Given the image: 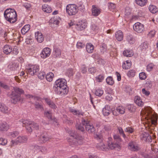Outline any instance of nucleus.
Segmentation results:
<instances>
[{
  "label": "nucleus",
  "instance_id": "1",
  "mask_svg": "<svg viewBox=\"0 0 158 158\" xmlns=\"http://www.w3.org/2000/svg\"><path fill=\"white\" fill-rule=\"evenodd\" d=\"M67 81L64 78H59L55 81L53 89L58 95L64 96L68 92L67 88Z\"/></svg>",
  "mask_w": 158,
  "mask_h": 158
},
{
  "label": "nucleus",
  "instance_id": "2",
  "mask_svg": "<svg viewBox=\"0 0 158 158\" xmlns=\"http://www.w3.org/2000/svg\"><path fill=\"white\" fill-rule=\"evenodd\" d=\"M142 116L141 120L145 121L146 123L151 122L152 124H155L156 121L153 119V115L151 109L150 107H147L142 110L141 112Z\"/></svg>",
  "mask_w": 158,
  "mask_h": 158
},
{
  "label": "nucleus",
  "instance_id": "3",
  "mask_svg": "<svg viewBox=\"0 0 158 158\" xmlns=\"http://www.w3.org/2000/svg\"><path fill=\"white\" fill-rule=\"evenodd\" d=\"M68 133L70 136L75 138L72 141L71 139L69 140L68 141L69 144L71 146H73L78 145H81L84 142V137L77 135V133L75 131L70 130L68 131Z\"/></svg>",
  "mask_w": 158,
  "mask_h": 158
},
{
  "label": "nucleus",
  "instance_id": "4",
  "mask_svg": "<svg viewBox=\"0 0 158 158\" xmlns=\"http://www.w3.org/2000/svg\"><path fill=\"white\" fill-rule=\"evenodd\" d=\"M4 16L6 19L10 23H13L17 19L16 12L13 9H6L4 12Z\"/></svg>",
  "mask_w": 158,
  "mask_h": 158
},
{
  "label": "nucleus",
  "instance_id": "5",
  "mask_svg": "<svg viewBox=\"0 0 158 158\" xmlns=\"http://www.w3.org/2000/svg\"><path fill=\"white\" fill-rule=\"evenodd\" d=\"M24 93L23 90L20 88L16 87L14 88V91L12 92L11 96V102L14 104L21 102L20 95Z\"/></svg>",
  "mask_w": 158,
  "mask_h": 158
},
{
  "label": "nucleus",
  "instance_id": "6",
  "mask_svg": "<svg viewBox=\"0 0 158 158\" xmlns=\"http://www.w3.org/2000/svg\"><path fill=\"white\" fill-rule=\"evenodd\" d=\"M20 122L22 124L23 127H25L27 131L29 132H32V128H34L36 130H38L39 129V126L37 123H35L31 121L28 120H22V121H20Z\"/></svg>",
  "mask_w": 158,
  "mask_h": 158
},
{
  "label": "nucleus",
  "instance_id": "7",
  "mask_svg": "<svg viewBox=\"0 0 158 158\" xmlns=\"http://www.w3.org/2000/svg\"><path fill=\"white\" fill-rule=\"evenodd\" d=\"M114 138L115 141L116 142L115 143H113L111 142V138L109 137L108 138L109 142L108 143V147L111 149H113L116 148H119L120 147V143L122 141L121 139L118 135H114Z\"/></svg>",
  "mask_w": 158,
  "mask_h": 158
},
{
  "label": "nucleus",
  "instance_id": "8",
  "mask_svg": "<svg viewBox=\"0 0 158 158\" xmlns=\"http://www.w3.org/2000/svg\"><path fill=\"white\" fill-rule=\"evenodd\" d=\"M94 137L98 141V143L96 145L97 148L102 150H106L107 148L106 146L104 144L102 135L99 133L96 134Z\"/></svg>",
  "mask_w": 158,
  "mask_h": 158
},
{
  "label": "nucleus",
  "instance_id": "9",
  "mask_svg": "<svg viewBox=\"0 0 158 158\" xmlns=\"http://www.w3.org/2000/svg\"><path fill=\"white\" fill-rule=\"evenodd\" d=\"M28 139L26 136H19L15 139L12 140L10 146L12 147L15 145L27 143Z\"/></svg>",
  "mask_w": 158,
  "mask_h": 158
},
{
  "label": "nucleus",
  "instance_id": "10",
  "mask_svg": "<svg viewBox=\"0 0 158 158\" xmlns=\"http://www.w3.org/2000/svg\"><path fill=\"white\" fill-rule=\"evenodd\" d=\"M78 10V7L75 4H69L66 6V12L70 16L75 15Z\"/></svg>",
  "mask_w": 158,
  "mask_h": 158
},
{
  "label": "nucleus",
  "instance_id": "11",
  "mask_svg": "<svg viewBox=\"0 0 158 158\" xmlns=\"http://www.w3.org/2000/svg\"><path fill=\"white\" fill-rule=\"evenodd\" d=\"M40 70L39 66L37 65H30L26 69L27 74L31 76L36 74Z\"/></svg>",
  "mask_w": 158,
  "mask_h": 158
},
{
  "label": "nucleus",
  "instance_id": "12",
  "mask_svg": "<svg viewBox=\"0 0 158 158\" xmlns=\"http://www.w3.org/2000/svg\"><path fill=\"white\" fill-rule=\"evenodd\" d=\"M82 124L85 126L86 130L89 133H91L95 131V128L87 119H83L82 120Z\"/></svg>",
  "mask_w": 158,
  "mask_h": 158
},
{
  "label": "nucleus",
  "instance_id": "13",
  "mask_svg": "<svg viewBox=\"0 0 158 158\" xmlns=\"http://www.w3.org/2000/svg\"><path fill=\"white\" fill-rule=\"evenodd\" d=\"M134 30L138 33H141L143 32L145 28L144 25L139 22L136 23L133 25Z\"/></svg>",
  "mask_w": 158,
  "mask_h": 158
},
{
  "label": "nucleus",
  "instance_id": "14",
  "mask_svg": "<svg viewBox=\"0 0 158 158\" xmlns=\"http://www.w3.org/2000/svg\"><path fill=\"white\" fill-rule=\"evenodd\" d=\"M75 25V27L78 31H82L85 29L87 26V23L85 20H81L78 22Z\"/></svg>",
  "mask_w": 158,
  "mask_h": 158
},
{
  "label": "nucleus",
  "instance_id": "15",
  "mask_svg": "<svg viewBox=\"0 0 158 158\" xmlns=\"http://www.w3.org/2000/svg\"><path fill=\"white\" fill-rule=\"evenodd\" d=\"M112 110L113 114L115 116L118 115L119 114H123L125 112L124 108L120 106H118L116 109Z\"/></svg>",
  "mask_w": 158,
  "mask_h": 158
},
{
  "label": "nucleus",
  "instance_id": "16",
  "mask_svg": "<svg viewBox=\"0 0 158 158\" xmlns=\"http://www.w3.org/2000/svg\"><path fill=\"white\" fill-rule=\"evenodd\" d=\"M51 52V49L48 48H44L40 54L41 57L44 59L48 57L50 55Z\"/></svg>",
  "mask_w": 158,
  "mask_h": 158
},
{
  "label": "nucleus",
  "instance_id": "17",
  "mask_svg": "<svg viewBox=\"0 0 158 158\" xmlns=\"http://www.w3.org/2000/svg\"><path fill=\"white\" fill-rule=\"evenodd\" d=\"M128 148L129 150L132 151H137L139 149L138 145L134 141L130 142L129 143Z\"/></svg>",
  "mask_w": 158,
  "mask_h": 158
},
{
  "label": "nucleus",
  "instance_id": "18",
  "mask_svg": "<svg viewBox=\"0 0 158 158\" xmlns=\"http://www.w3.org/2000/svg\"><path fill=\"white\" fill-rule=\"evenodd\" d=\"M35 37L37 41L39 43H42L44 40V36L42 33L38 31L35 32Z\"/></svg>",
  "mask_w": 158,
  "mask_h": 158
},
{
  "label": "nucleus",
  "instance_id": "19",
  "mask_svg": "<svg viewBox=\"0 0 158 158\" xmlns=\"http://www.w3.org/2000/svg\"><path fill=\"white\" fill-rule=\"evenodd\" d=\"M111 110L110 106L106 105L103 109L102 113L105 116H108L110 113Z\"/></svg>",
  "mask_w": 158,
  "mask_h": 158
},
{
  "label": "nucleus",
  "instance_id": "20",
  "mask_svg": "<svg viewBox=\"0 0 158 158\" xmlns=\"http://www.w3.org/2000/svg\"><path fill=\"white\" fill-rule=\"evenodd\" d=\"M116 39L118 41H122L123 38V32L121 30H118L116 31L115 34Z\"/></svg>",
  "mask_w": 158,
  "mask_h": 158
},
{
  "label": "nucleus",
  "instance_id": "21",
  "mask_svg": "<svg viewBox=\"0 0 158 158\" xmlns=\"http://www.w3.org/2000/svg\"><path fill=\"white\" fill-rule=\"evenodd\" d=\"M12 47L8 45H5L2 48L3 52L5 54H10L12 51Z\"/></svg>",
  "mask_w": 158,
  "mask_h": 158
},
{
  "label": "nucleus",
  "instance_id": "22",
  "mask_svg": "<svg viewBox=\"0 0 158 158\" xmlns=\"http://www.w3.org/2000/svg\"><path fill=\"white\" fill-rule=\"evenodd\" d=\"M101 10L94 6H93L92 9V14L93 16H97L101 13Z\"/></svg>",
  "mask_w": 158,
  "mask_h": 158
},
{
  "label": "nucleus",
  "instance_id": "23",
  "mask_svg": "<svg viewBox=\"0 0 158 158\" xmlns=\"http://www.w3.org/2000/svg\"><path fill=\"white\" fill-rule=\"evenodd\" d=\"M131 65V62L130 60H127L123 62L122 64V67L123 69H129Z\"/></svg>",
  "mask_w": 158,
  "mask_h": 158
},
{
  "label": "nucleus",
  "instance_id": "24",
  "mask_svg": "<svg viewBox=\"0 0 158 158\" xmlns=\"http://www.w3.org/2000/svg\"><path fill=\"white\" fill-rule=\"evenodd\" d=\"M42 10L44 12L50 13L52 11V8L47 4H44L42 6Z\"/></svg>",
  "mask_w": 158,
  "mask_h": 158
},
{
  "label": "nucleus",
  "instance_id": "25",
  "mask_svg": "<svg viewBox=\"0 0 158 158\" xmlns=\"http://www.w3.org/2000/svg\"><path fill=\"white\" fill-rule=\"evenodd\" d=\"M94 49V46L91 43L87 44L86 45V50L89 53L93 52Z\"/></svg>",
  "mask_w": 158,
  "mask_h": 158
},
{
  "label": "nucleus",
  "instance_id": "26",
  "mask_svg": "<svg viewBox=\"0 0 158 158\" xmlns=\"http://www.w3.org/2000/svg\"><path fill=\"white\" fill-rule=\"evenodd\" d=\"M134 99L135 103L138 106H143L144 103L140 97L136 96L135 97Z\"/></svg>",
  "mask_w": 158,
  "mask_h": 158
},
{
  "label": "nucleus",
  "instance_id": "27",
  "mask_svg": "<svg viewBox=\"0 0 158 158\" xmlns=\"http://www.w3.org/2000/svg\"><path fill=\"white\" fill-rule=\"evenodd\" d=\"M60 19V18L58 16H54L50 19L49 23L57 25L60 23L59 20Z\"/></svg>",
  "mask_w": 158,
  "mask_h": 158
},
{
  "label": "nucleus",
  "instance_id": "28",
  "mask_svg": "<svg viewBox=\"0 0 158 158\" xmlns=\"http://www.w3.org/2000/svg\"><path fill=\"white\" fill-rule=\"evenodd\" d=\"M44 114L45 116L47 117L49 120H53L54 122L57 121V119L56 118H52V113L50 111H45Z\"/></svg>",
  "mask_w": 158,
  "mask_h": 158
},
{
  "label": "nucleus",
  "instance_id": "29",
  "mask_svg": "<svg viewBox=\"0 0 158 158\" xmlns=\"http://www.w3.org/2000/svg\"><path fill=\"white\" fill-rule=\"evenodd\" d=\"M50 138L47 135H40L39 138V142L41 143H44L49 141Z\"/></svg>",
  "mask_w": 158,
  "mask_h": 158
},
{
  "label": "nucleus",
  "instance_id": "30",
  "mask_svg": "<svg viewBox=\"0 0 158 158\" xmlns=\"http://www.w3.org/2000/svg\"><path fill=\"white\" fill-rule=\"evenodd\" d=\"M91 29L95 32H98L100 31L102 29L101 26H100L98 24H93L91 26Z\"/></svg>",
  "mask_w": 158,
  "mask_h": 158
},
{
  "label": "nucleus",
  "instance_id": "31",
  "mask_svg": "<svg viewBox=\"0 0 158 158\" xmlns=\"http://www.w3.org/2000/svg\"><path fill=\"white\" fill-rule=\"evenodd\" d=\"M0 111L3 113H6L8 112V108L4 104L0 102Z\"/></svg>",
  "mask_w": 158,
  "mask_h": 158
},
{
  "label": "nucleus",
  "instance_id": "32",
  "mask_svg": "<svg viewBox=\"0 0 158 158\" xmlns=\"http://www.w3.org/2000/svg\"><path fill=\"white\" fill-rule=\"evenodd\" d=\"M19 133L17 131H13L11 132H7L6 135L7 136L11 138H14L17 136Z\"/></svg>",
  "mask_w": 158,
  "mask_h": 158
},
{
  "label": "nucleus",
  "instance_id": "33",
  "mask_svg": "<svg viewBox=\"0 0 158 158\" xmlns=\"http://www.w3.org/2000/svg\"><path fill=\"white\" fill-rule=\"evenodd\" d=\"M30 28V26L29 24H26L22 28L21 30V32L22 34L25 35L26 33L28 32Z\"/></svg>",
  "mask_w": 158,
  "mask_h": 158
},
{
  "label": "nucleus",
  "instance_id": "34",
  "mask_svg": "<svg viewBox=\"0 0 158 158\" xmlns=\"http://www.w3.org/2000/svg\"><path fill=\"white\" fill-rule=\"evenodd\" d=\"M136 4L141 6H145L147 3L148 0H135Z\"/></svg>",
  "mask_w": 158,
  "mask_h": 158
},
{
  "label": "nucleus",
  "instance_id": "35",
  "mask_svg": "<svg viewBox=\"0 0 158 158\" xmlns=\"http://www.w3.org/2000/svg\"><path fill=\"white\" fill-rule=\"evenodd\" d=\"M123 54L124 56L126 57H131L133 55L134 53L132 50L127 49L124 51Z\"/></svg>",
  "mask_w": 158,
  "mask_h": 158
},
{
  "label": "nucleus",
  "instance_id": "36",
  "mask_svg": "<svg viewBox=\"0 0 158 158\" xmlns=\"http://www.w3.org/2000/svg\"><path fill=\"white\" fill-rule=\"evenodd\" d=\"M25 96L27 98H29L31 100H34L35 101H37L40 102V101H41V100H42V99H41L38 97L33 96L30 94L26 95Z\"/></svg>",
  "mask_w": 158,
  "mask_h": 158
},
{
  "label": "nucleus",
  "instance_id": "37",
  "mask_svg": "<svg viewBox=\"0 0 158 158\" xmlns=\"http://www.w3.org/2000/svg\"><path fill=\"white\" fill-rule=\"evenodd\" d=\"M69 111L72 113L74 115H83V113L81 112L79 110H76L74 108L69 107Z\"/></svg>",
  "mask_w": 158,
  "mask_h": 158
},
{
  "label": "nucleus",
  "instance_id": "38",
  "mask_svg": "<svg viewBox=\"0 0 158 158\" xmlns=\"http://www.w3.org/2000/svg\"><path fill=\"white\" fill-rule=\"evenodd\" d=\"M45 101L50 107L53 109L56 108V106L55 104L50 99L46 98L44 99Z\"/></svg>",
  "mask_w": 158,
  "mask_h": 158
},
{
  "label": "nucleus",
  "instance_id": "39",
  "mask_svg": "<svg viewBox=\"0 0 158 158\" xmlns=\"http://www.w3.org/2000/svg\"><path fill=\"white\" fill-rule=\"evenodd\" d=\"M54 77L53 73L52 72L48 73L46 76V78L47 81L51 82L52 81Z\"/></svg>",
  "mask_w": 158,
  "mask_h": 158
},
{
  "label": "nucleus",
  "instance_id": "40",
  "mask_svg": "<svg viewBox=\"0 0 158 158\" xmlns=\"http://www.w3.org/2000/svg\"><path fill=\"white\" fill-rule=\"evenodd\" d=\"M148 9L152 13H155L158 11V9L153 5H150Z\"/></svg>",
  "mask_w": 158,
  "mask_h": 158
},
{
  "label": "nucleus",
  "instance_id": "41",
  "mask_svg": "<svg viewBox=\"0 0 158 158\" xmlns=\"http://www.w3.org/2000/svg\"><path fill=\"white\" fill-rule=\"evenodd\" d=\"M95 78V80L97 82H101L104 80V77L103 74H100L96 76Z\"/></svg>",
  "mask_w": 158,
  "mask_h": 158
},
{
  "label": "nucleus",
  "instance_id": "42",
  "mask_svg": "<svg viewBox=\"0 0 158 158\" xmlns=\"http://www.w3.org/2000/svg\"><path fill=\"white\" fill-rule=\"evenodd\" d=\"M23 6L27 10H30L32 8L31 5L30 3L28 2L24 3L23 4Z\"/></svg>",
  "mask_w": 158,
  "mask_h": 158
},
{
  "label": "nucleus",
  "instance_id": "43",
  "mask_svg": "<svg viewBox=\"0 0 158 158\" xmlns=\"http://www.w3.org/2000/svg\"><path fill=\"white\" fill-rule=\"evenodd\" d=\"M9 127L6 123H2L0 125V130L1 131H6Z\"/></svg>",
  "mask_w": 158,
  "mask_h": 158
},
{
  "label": "nucleus",
  "instance_id": "44",
  "mask_svg": "<svg viewBox=\"0 0 158 158\" xmlns=\"http://www.w3.org/2000/svg\"><path fill=\"white\" fill-rule=\"evenodd\" d=\"M126 40L130 44H133L135 42V40L132 35H127V36Z\"/></svg>",
  "mask_w": 158,
  "mask_h": 158
},
{
  "label": "nucleus",
  "instance_id": "45",
  "mask_svg": "<svg viewBox=\"0 0 158 158\" xmlns=\"http://www.w3.org/2000/svg\"><path fill=\"white\" fill-rule=\"evenodd\" d=\"M148 43L147 42H145L140 45V47L142 50L145 51L148 48Z\"/></svg>",
  "mask_w": 158,
  "mask_h": 158
},
{
  "label": "nucleus",
  "instance_id": "46",
  "mask_svg": "<svg viewBox=\"0 0 158 158\" xmlns=\"http://www.w3.org/2000/svg\"><path fill=\"white\" fill-rule=\"evenodd\" d=\"M95 94L98 97H101L103 94V91L102 89H97L95 93Z\"/></svg>",
  "mask_w": 158,
  "mask_h": 158
},
{
  "label": "nucleus",
  "instance_id": "47",
  "mask_svg": "<svg viewBox=\"0 0 158 158\" xmlns=\"http://www.w3.org/2000/svg\"><path fill=\"white\" fill-rule=\"evenodd\" d=\"M136 72L135 70L131 69L128 72L127 76L129 77H133L135 74Z\"/></svg>",
  "mask_w": 158,
  "mask_h": 158
},
{
  "label": "nucleus",
  "instance_id": "48",
  "mask_svg": "<svg viewBox=\"0 0 158 158\" xmlns=\"http://www.w3.org/2000/svg\"><path fill=\"white\" fill-rule=\"evenodd\" d=\"M107 83L110 85H113L114 83V81L112 77H109L106 79Z\"/></svg>",
  "mask_w": 158,
  "mask_h": 158
},
{
  "label": "nucleus",
  "instance_id": "49",
  "mask_svg": "<svg viewBox=\"0 0 158 158\" xmlns=\"http://www.w3.org/2000/svg\"><path fill=\"white\" fill-rule=\"evenodd\" d=\"M74 74V72L72 69H68L66 72V75L69 77H71Z\"/></svg>",
  "mask_w": 158,
  "mask_h": 158
},
{
  "label": "nucleus",
  "instance_id": "50",
  "mask_svg": "<svg viewBox=\"0 0 158 158\" xmlns=\"http://www.w3.org/2000/svg\"><path fill=\"white\" fill-rule=\"evenodd\" d=\"M155 65L152 63H150L147 66V70L150 72L153 70L154 68Z\"/></svg>",
  "mask_w": 158,
  "mask_h": 158
},
{
  "label": "nucleus",
  "instance_id": "51",
  "mask_svg": "<svg viewBox=\"0 0 158 158\" xmlns=\"http://www.w3.org/2000/svg\"><path fill=\"white\" fill-rule=\"evenodd\" d=\"M131 15L130 13V12L128 11L127 12V10H126L125 16V17L126 19V20H130L131 19Z\"/></svg>",
  "mask_w": 158,
  "mask_h": 158
},
{
  "label": "nucleus",
  "instance_id": "52",
  "mask_svg": "<svg viewBox=\"0 0 158 158\" xmlns=\"http://www.w3.org/2000/svg\"><path fill=\"white\" fill-rule=\"evenodd\" d=\"M139 76L140 79L142 80H145L147 77L146 73L144 72L139 73Z\"/></svg>",
  "mask_w": 158,
  "mask_h": 158
},
{
  "label": "nucleus",
  "instance_id": "53",
  "mask_svg": "<svg viewBox=\"0 0 158 158\" xmlns=\"http://www.w3.org/2000/svg\"><path fill=\"white\" fill-rule=\"evenodd\" d=\"M7 141L6 139L3 138H0V145H5L7 144Z\"/></svg>",
  "mask_w": 158,
  "mask_h": 158
},
{
  "label": "nucleus",
  "instance_id": "54",
  "mask_svg": "<svg viewBox=\"0 0 158 158\" xmlns=\"http://www.w3.org/2000/svg\"><path fill=\"white\" fill-rule=\"evenodd\" d=\"M76 46L79 49H81L85 47V44L81 41H78L77 43Z\"/></svg>",
  "mask_w": 158,
  "mask_h": 158
},
{
  "label": "nucleus",
  "instance_id": "55",
  "mask_svg": "<svg viewBox=\"0 0 158 158\" xmlns=\"http://www.w3.org/2000/svg\"><path fill=\"white\" fill-rule=\"evenodd\" d=\"M156 34V31L154 30L151 31L148 34V36L150 38H152Z\"/></svg>",
  "mask_w": 158,
  "mask_h": 158
},
{
  "label": "nucleus",
  "instance_id": "56",
  "mask_svg": "<svg viewBox=\"0 0 158 158\" xmlns=\"http://www.w3.org/2000/svg\"><path fill=\"white\" fill-rule=\"evenodd\" d=\"M128 109L131 112H134L135 110V107L133 105H129L127 106Z\"/></svg>",
  "mask_w": 158,
  "mask_h": 158
},
{
  "label": "nucleus",
  "instance_id": "57",
  "mask_svg": "<svg viewBox=\"0 0 158 158\" xmlns=\"http://www.w3.org/2000/svg\"><path fill=\"white\" fill-rule=\"evenodd\" d=\"M45 73L44 72H40L38 75V77L41 79H43L45 77Z\"/></svg>",
  "mask_w": 158,
  "mask_h": 158
},
{
  "label": "nucleus",
  "instance_id": "58",
  "mask_svg": "<svg viewBox=\"0 0 158 158\" xmlns=\"http://www.w3.org/2000/svg\"><path fill=\"white\" fill-rule=\"evenodd\" d=\"M106 50V45L104 44H102V47L100 48V50L103 53Z\"/></svg>",
  "mask_w": 158,
  "mask_h": 158
},
{
  "label": "nucleus",
  "instance_id": "59",
  "mask_svg": "<svg viewBox=\"0 0 158 158\" xmlns=\"http://www.w3.org/2000/svg\"><path fill=\"white\" fill-rule=\"evenodd\" d=\"M76 127L77 129L81 131H84V128L82 126L81 124H77L76 125Z\"/></svg>",
  "mask_w": 158,
  "mask_h": 158
},
{
  "label": "nucleus",
  "instance_id": "60",
  "mask_svg": "<svg viewBox=\"0 0 158 158\" xmlns=\"http://www.w3.org/2000/svg\"><path fill=\"white\" fill-rule=\"evenodd\" d=\"M40 152L43 153H45L47 152V149L46 147L44 146H40Z\"/></svg>",
  "mask_w": 158,
  "mask_h": 158
},
{
  "label": "nucleus",
  "instance_id": "61",
  "mask_svg": "<svg viewBox=\"0 0 158 158\" xmlns=\"http://www.w3.org/2000/svg\"><path fill=\"white\" fill-rule=\"evenodd\" d=\"M125 131V132H127L129 133H132L134 131V129L131 127H126L124 129Z\"/></svg>",
  "mask_w": 158,
  "mask_h": 158
},
{
  "label": "nucleus",
  "instance_id": "62",
  "mask_svg": "<svg viewBox=\"0 0 158 158\" xmlns=\"http://www.w3.org/2000/svg\"><path fill=\"white\" fill-rule=\"evenodd\" d=\"M118 130L120 135H122L123 137L125 138L126 137V136L124 133L123 129L121 127H120L118 128Z\"/></svg>",
  "mask_w": 158,
  "mask_h": 158
},
{
  "label": "nucleus",
  "instance_id": "63",
  "mask_svg": "<svg viewBox=\"0 0 158 158\" xmlns=\"http://www.w3.org/2000/svg\"><path fill=\"white\" fill-rule=\"evenodd\" d=\"M88 71L91 74H93L96 72V69L95 68L92 67L88 69Z\"/></svg>",
  "mask_w": 158,
  "mask_h": 158
},
{
  "label": "nucleus",
  "instance_id": "64",
  "mask_svg": "<svg viewBox=\"0 0 158 158\" xmlns=\"http://www.w3.org/2000/svg\"><path fill=\"white\" fill-rule=\"evenodd\" d=\"M40 146L37 145L34 146L33 149L35 152H40Z\"/></svg>",
  "mask_w": 158,
  "mask_h": 158
}]
</instances>
